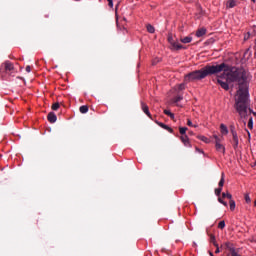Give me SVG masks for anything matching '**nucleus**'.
Masks as SVG:
<instances>
[{
    "mask_svg": "<svg viewBox=\"0 0 256 256\" xmlns=\"http://www.w3.org/2000/svg\"><path fill=\"white\" fill-rule=\"evenodd\" d=\"M252 112H253V110H251V109L249 108V100H248L247 115H246V117H242V116L240 115L241 119H247V117H249V115H251ZM253 115L256 116V112H253Z\"/></svg>",
    "mask_w": 256,
    "mask_h": 256,
    "instance_id": "17",
    "label": "nucleus"
},
{
    "mask_svg": "<svg viewBox=\"0 0 256 256\" xmlns=\"http://www.w3.org/2000/svg\"><path fill=\"white\" fill-rule=\"evenodd\" d=\"M253 3H255L256 0H251Z\"/></svg>",
    "mask_w": 256,
    "mask_h": 256,
    "instance_id": "51",
    "label": "nucleus"
},
{
    "mask_svg": "<svg viewBox=\"0 0 256 256\" xmlns=\"http://www.w3.org/2000/svg\"><path fill=\"white\" fill-rule=\"evenodd\" d=\"M218 229H225V220H222L218 223Z\"/></svg>",
    "mask_w": 256,
    "mask_h": 256,
    "instance_id": "28",
    "label": "nucleus"
},
{
    "mask_svg": "<svg viewBox=\"0 0 256 256\" xmlns=\"http://www.w3.org/2000/svg\"><path fill=\"white\" fill-rule=\"evenodd\" d=\"M27 73H31V66H26Z\"/></svg>",
    "mask_w": 256,
    "mask_h": 256,
    "instance_id": "42",
    "label": "nucleus"
},
{
    "mask_svg": "<svg viewBox=\"0 0 256 256\" xmlns=\"http://www.w3.org/2000/svg\"><path fill=\"white\" fill-rule=\"evenodd\" d=\"M254 207H256V200L254 201Z\"/></svg>",
    "mask_w": 256,
    "mask_h": 256,
    "instance_id": "50",
    "label": "nucleus"
},
{
    "mask_svg": "<svg viewBox=\"0 0 256 256\" xmlns=\"http://www.w3.org/2000/svg\"><path fill=\"white\" fill-rule=\"evenodd\" d=\"M178 89L179 91H183L185 89V84H180Z\"/></svg>",
    "mask_w": 256,
    "mask_h": 256,
    "instance_id": "37",
    "label": "nucleus"
},
{
    "mask_svg": "<svg viewBox=\"0 0 256 256\" xmlns=\"http://www.w3.org/2000/svg\"><path fill=\"white\" fill-rule=\"evenodd\" d=\"M141 109L149 119H153V116H151V112H149V106L145 104V102H141Z\"/></svg>",
    "mask_w": 256,
    "mask_h": 256,
    "instance_id": "6",
    "label": "nucleus"
},
{
    "mask_svg": "<svg viewBox=\"0 0 256 256\" xmlns=\"http://www.w3.org/2000/svg\"><path fill=\"white\" fill-rule=\"evenodd\" d=\"M225 197H226L227 199H230V200L233 199V195H231V193H229V192H226V193L223 192V193H222V198L225 199Z\"/></svg>",
    "mask_w": 256,
    "mask_h": 256,
    "instance_id": "23",
    "label": "nucleus"
},
{
    "mask_svg": "<svg viewBox=\"0 0 256 256\" xmlns=\"http://www.w3.org/2000/svg\"><path fill=\"white\" fill-rule=\"evenodd\" d=\"M59 107H61V105L59 104V102H56L52 105V111H57V109H59Z\"/></svg>",
    "mask_w": 256,
    "mask_h": 256,
    "instance_id": "26",
    "label": "nucleus"
},
{
    "mask_svg": "<svg viewBox=\"0 0 256 256\" xmlns=\"http://www.w3.org/2000/svg\"><path fill=\"white\" fill-rule=\"evenodd\" d=\"M197 139H200V141H203L204 143H209V138H207L203 135H198Z\"/></svg>",
    "mask_w": 256,
    "mask_h": 256,
    "instance_id": "22",
    "label": "nucleus"
},
{
    "mask_svg": "<svg viewBox=\"0 0 256 256\" xmlns=\"http://www.w3.org/2000/svg\"><path fill=\"white\" fill-rule=\"evenodd\" d=\"M206 34H207V28H205V27L199 28L196 31V37H203Z\"/></svg>",
    "mask_w": 256,
    "mask_h": 256,
    "instance_id": "12",
    "label": "nucleus"
},
{
    "mask_svg": "<svg viewBox=\"0 0 256 256\" xmlns=\"http://www.w3.org/2000/svg\"><path fill=\"white\" fill-rule=\"evenodd\" d=\"M218 201L224 205V207H227V202L223 201V198H218Z\"/></svg>",
    "mask_w": 256,
    "mask_h": 256,
    "instance_id": "34",
    "label": "nucleus"
},
{
    "mask_svg": "<svg viewBox=\"0 0 256 256\" xmlns=\"http://www.w3.org/2000/svg\"><path fill=\"white\" fill-rule=\"evenodd\" d=\"M108 1V6L113 8V0H107Z\"/></svg>",
    "mask_w": 256,
    "mask_h": 256,
    "instance_id": "40",
    "label": "nucleus"
},
{
    "mask_svg": "<svg viewBox=\"0 0 256 256\" xmlns=\"http://www.w3.org/2000/svg\"><path fill=\"white\" fill-rule=\"evenodd\" d=\"M213 138L215 139V143H221V138L217 135H213Z\"/></svg>",
    "mask_w": 256,
    "mask_h": 256,
    "instance_id": "33",
    "label": "nucleus"
},
{
    "mask_svg": "<svg viewBox=\"0 0 256 256\" xmlns=\"http://www.w3.org/2000/svg\"><path fill=\"white\" fill-rule=\"evenodd\" d=\"M172 114L171 111L169 110H164V115H167L168 117Z\"/></svg>",
    "mask_w": 256,
    "mask_h": 256,
    "instance_id": "38",
    "label": "nucleus"
},
{
    "mask_svg": "<svg viewBox=\"0 0 256 256\" xmlns=\"http://www.w3.org/2000/svg\"><path fill=\"white\" fill-rule=\"evenodd\" d=\"M232 147L233 149L237 150L239 147V136L237 135V132H232Z\"/></svg>",
    "mask_w": 256,
    "mask_h": 256,
    "instance_id": "4",
    "label": "nucleus"
},
{
    "mask_svg": "<svg viewBox=\"0 0 256 256\" xmlns=\"http://www.w3.org/2000/svg\"><path fill=\"white\" fill-rule=\"evenodd\" d=\"M168 43H170L171 45L170 46L171 51H181V49H185L183 45L173 40V34L168 35Z\"/></svg>",
    "mask_w": 256,
    "mask_h": 256,
    "instance_id": "3",
    "label": "nucleus"
},
{
    "mask_svg": "<svg viewBox=\"0 0 256 256\" xmlns=\"http://www.w3.org/2000/svg\"><path fill=\"white\" fill-rule=\"evenodd\" d=\"M229 205H230V211H235V207H236L235 200L230 199Z\"/></svg>",
    "mask_w": 256,
    "mask_h": 256,
    "instance_id": "21",
    "label": "nucleus"
},
{
    "mask_svg": "<svg viewBox=\"0 0 256 256\" xmlns=\"http://www.w3.org/2000/svg\"><path fill=\"white\" fill-rule=\"evenodd\" d=\"M231 256H240L239 253L234 249L230 252Z\"/></svg>",
    "mask_w": 256,
    "mask_h": 256,
    "instance_id": "35",
    "label": "nucleus"
},
{
    "mask_svg": "<svg viewBox=\"0 0 256 256\" xmlns=\"http://www.w3.org/2000/svg\"><path fill=\"white\" fill-rule=\"evenodd\" d=\"M230 133H237V130L235 129V125H230Z\"/></svg>",
    "mask_w": 256,
    "mask_h": 256,
    "instance_id": "32",
    "label": "nucleus"
},
{
    "mask_svg": "<svg viewBox=\"0 0 256 256\" xmlns=\"http://www.w3.org/2000/svg\"><path fill=\"white\" fill-rule=\"evenodd\" d=\"M221 191H223V188H216L215 195H217V197H219L221 195Z\"/></svg>",
    "mask_w": 256,
    "mask_h": 256,
    "instance_id": "30",
    "label": "nucleus"
},
{
    "mask_svg": "<svg viewBox=\"0 0 256 256\" xmlns=\"http://www.w3.org/2000/svg\"><path fill=\"white\" fill-rule=\"evenodd\" d=\"M187 127H179V133H180V135H187L186 133H187Z\"/></svg>",
    "mask_w": 256,
    "mask_h": 256,
    "instance_id": "24",
    "label": "nucleus"
},
{
    "mask_svg": "<svg viewBox=\"0 0 256 256\" xmlns=\"http://www.w3.org/2000/svg\"><path fill=\"white\" fill-rule=\"evenodd\" d=\"M248 127H249L250 129H253V117H250V118H249Z\"/></svg>",
    "mask_w": 256,
    "mask_h": 256,
    "instance_id": "29",
    "label": "nucleus"
},
{
    "mask_svg": "<svg viewBox=\"0 0 256 256\" xmlns=\"http://www.w3.org/2000/svg\"><path fill=\"white\" fill-rule=\"evenodd\" d=\"M250 36H251V34H249V33H248L247 35H245V36H244V41H247Z\"/></svg>",
    "mask_w": 256,
    "mask_h": 256,
    "instance_id": "41",
    "label": "nucleus"
},
{
    "mask_svg": "<svg viewBox=\"0 0 256 256\" xmlns=\"http://www.w3.org/2000/svg\"><path fill=\"white\" fill-rule=\"evenodd\" d=\"M168 117H170V119H172V121L175 120V114H173V113L170 116H168Z\"/></svg>",
    "mask_w": 256,
    "mask_h": 256,
    "instance_id": "43",
    "label": "nucleus"
},
{
    "mask_svg": "<svg viewBox=\"0 0 256 256\" xmlns=\"http://www.w3.org/2000/svg\"><path fill=\"white\" fill-rule=\"evenodd\" d=\"M223 185H225V173H221V179L218 183V188L223 189Z\"/></svg>",
    "mask_w": 256,
    "mask_h": 256,
    "instance_id": "15",
    "label": "nucleus"
},
{
    "mask_svg": "<svg viewBox=\"0 0 256 256\" xmlns=\"http://www.w3.org/2000/svg\"><path fill=\"white\" fill-rule=\"evenodd\" d=\"M196 151H198V153H203V150L196 148Z\"/></svg>",
    "mask_w": 256,
    "mask_h": 256,
    "instance_id": "46",
    "label": "nucleus"
},
{
    "mask_svg": "<svg viewBox=\"0 0 256 256\" xmlns=\"http://www.w3.org/2000/svg\"><path fill=\"white\" fill-rule=\"evenodd\" d=\"M47 119L49 123H55L57 121V115H55V112H49Z\"/></svg>",
    "mask_w": 256,
    "mask_h": 256,
    "instance_id": "11",
    "label": "nucleus"
},
{
    "mask_svg": "<svg viewBox=\"0 0 256 256\" xmlns=\"http://www.w3.org/2000/svg\"><path fill=\"white\" fill-rule=\"evenodd\" d=\"M210 243L214 245V247H217V241L215 240V235H210Z\"/></svg>",
    "mask_w": 256,
    "mask_h": 256,
    "instance_id": "25",
    "label": "nucleus"
},
{
    "mask_svg": "<svg viewBox=\"0 0 256 256\" xmlns=\"http://www.w3.org/2000/svg\"><path fill=\"white\" fill-rule=\"evenodd\" d=\"M223 69L222 66L215 67V65H206L200 70H194L184 76V81L186 83H193L194 81H201L206 77H211V75H217L218 71Z\"/></svg>",
    "mask_w": 256,
    "mask_h": 256,
    "instance_id": "2",
    "label": "nucleus"
},
{
    "mask_svg": "<svg viewBox=\"0 0 256 256\" xmlns=\"http://www.w3.org/2000/svg\"><path fill=\"white\" fill-rule=\"evenodd\" d=\"M214 67H222L218 73L223 72V77L228 83H238L237 99L235 100V109L241 117H247V108L249 107V72L243 67L229 66V64L221 63Z\"/></svg>",
    "mask_w": 256,
    "mask_h": 256,
    "instance_id": "1",
    "label": "nucleus"
},
{
    "mask_svg": "<svg viewBox=\"0 0 256 256\" xmlns=\"http://www.w3.org/2000/svg\"><path fill=\"white\" fill-rule=\"evenodd\" d=\"M225 247L228 248V250L230 251V253H231L232 251H235V246H233V243H231V242H226V243H225Z\"/></svg>",
    "mask_w": 256,
    "mask_h": 256,
    "instance_id": "18",
    "label": "nucleus"
},
{
    "mask_svg": "<svg viewBox=\"0 0 256 256\" xmlns=\"http://www.w3.org/2000/svg\"><path fill=\"white\" fill-rule=\"evenodd\" d=\"M247 133H248V137H251V133H249V131H247Z\"/></svg>",
    "mask_w": 256,
    "mask_h": 256,
    "instance_id": "49",
    "label": "nucleus"
},
{
    "mask_svg": "<svg viewBox=\"0 0 256 256\" xmlns=\"http://www.w3.org/2000/svg\"><path fill=\"white\" fill-rule=\"evenodd\" d=\"M254 50H255V53H256V39H255Z\"/></svg>",
    "mask_w": 256,
    "mask_h": 256,
    "instance_id": "47",
    "label": "nucleus"
},
{
    "mask_svg": "<svg viewBox=\"0 0 256 256\" xmlns=\"http://www.w3.org/2000/svg\"><path fill=\"white\" fill-rule=\"evenodd\" d=\"M156 124L159 125V127H161L162 129H165L166 131H168L169 133H173V128L169 127L165 123L156 121Z\"/></svg>",
    "mask_w": 256,
    "mask_h": 256,
    "instance_id": "10",
    "label": "nucleus"
},
{
    "mask_svg": "<svg viewBox=\"0 0 256 256\" xmlns=\"http://www.w3.org/2000/svg\"><path fill=\"white\" fill-rule=\"evenodd\" d=\"M215 253H219V244H217Z\"/></svg>",
    "mask_w": 256,
    "mask_h": 256,
    "instance_id": "45",
    "label": "nucleus"
},
{
    "mask_svg": "<svg viewBox=\"0 0 256 256\" xmlns=\"http://www.w3.org/2000/svg\"><path fill=\"white\" fill-rule=\"evenodd\" d=\"M220 132L222 135H228L229 134V129L225 124H220Z\"/></svg>",
    "mask_w": 256,
    "mask_h": 256,
    "instance_id": "13",
    "label": "nucleus"
},
{
    "mask_svg": "<svg viewBox=\"0 0 256 256\" xmlns=\"http://www.w3.org/2000/svg\"><path fill=\"white\" fill-rule=\"evenodd\" d=\"M168 117H170V119H172V121L175 120V114H173V113L170 116H168Z\"/></svg>",
    "mask_w": 256,
    "mask_h": 256,
    "instance_id": "44",
    "label": "nucleus"
},
{
    "mask_svg": "<svg viewBox=\"0 0 256 256\" xmlns=\"http://www.w3.org/2000/svg\"><path fill=\"white\" fill-rule=\"evenodd\" d=\"M236 5H237V2L235 0H228L226 7L228 9H233V7H236Z\"/></svg>",
    "mask_w": 256,
    "mask_h": 256,
    "instance_id": "14",
    "label": "nucleus"
},
{
    "mask_svg": "<svg viewBox=\"0 0 256 256\" xmlns=\"http://www.w3.org/2000/svg\"><path fill=\"white\" fill-rule=\"evenodd\" d=\"M187 125L188 127H193V122H191V119L187 120Z\"/></svg>",
    "mask_w": 256,
    "mask_h": 256,
    "instance_id": "39",
    "label": "nucleus"
},
{
    "mask_svg": "<svg viewBox=\"0 0 256 256\" xmlns=\"http://www.w3.org/2000/svg\"><path fill=\"white\" fill-rule=\"evenodd\" d=\"M244 199L246 203H251V197L249 196V194H245Z\"/></svg>",
    "mask_w": 256,
    "mask_h": 256,
    "instance_id": "31",
    "label": "nucleus"
},
{
    "mask_svg": "<svg viewBox=\"0 0 256 256\" xmlns=\"http://www.w3.org/2000/svg\"><path fill=\"white\" fill-rule=\"evenodd\" d=\"M5 73H9V71H13L15 69V66L10 61H6L3 63Z\"/></svg>",
    "mask_w": 256,
    "mask_h": 256,
    "instance_id": "7",
    "label": "nucleus"
},
{
    "mask_svg": "<svg viewBox=\"0 0 256 256\" xmlns=\"http://www.w3.org/2000/svg\"><path fill=\"white\" fill-rule=\"evenodd\" d=\"M80 113H87L89 111V107L87 105H83L79 108Z\"/></svg>",
    "mask_w": 256,
    "mask_h": 256,
    "instance_id": "19",
    "label": "nucleus"
},
{
    "mask_svg": "<svg viewBox=\"0 0 256 256\" xmlns=\"http://www.w3.org/2000/svg\"><path fill=\"white\" fill-rule=\"evenodd\" d=\"M215 149L218 151V153H223V155H225V146L221 144V142L215 143Z\"/></svg>",
    "mask_w": 256,
    "mask_h": 256,
    "instance_id": "9",
    "label": "nucleus"
},
{
    "mask_svg": "<svg viewBox=\"0 0 256 256\" xmlns=\"http://www.w3.org/2000/svg\"><path fill=\"white\" fill-rule=\"evenodd\" d=\"M189 135H194L193 131H189Z\"/></svg>",
    "mask_w": 256,
    "mask_h": 256,
    "instance_id": "48",
    "label": "nucleus"
},
{
    "mask_svg": "<svg viewBox=\"0 0 256 256\" xmlns=\"http://www.w3.org/2000/svg\"><path fill=\"white\" fill-rule=\"evenodd\" d=\"M180 41H181V43H184V44L191 43L193 41V37L186 36V37L182 38Z\"/></svg>",
    "mask_w": 256,
    "mask_h": 256,
    "instance_id": "16",
    "label": "nucleus"
},
{
    "mask_svg": "<svg viewBox=\"0 0 256 256\" xmlns=\"http://www.w3.org/2000/svg\"><path fill=\"white\" fill-rule=\"evenodd\" d=\"M146 29L148 33H155V27L151 24H147Z\"/></svg>",
    "mask_w": 256,
    "mask_h": 256,
    "instance_id": "20",
    "label": "nucleus"
},
{
    "mask_svg": "<svg viewBox=\"0 0 256 256\" xmlns=\"http://www.w3.org/2000/svg\"><path fill=\"white\" fill-rule=\"evenodd\" d=\"M180 140L185 145V147H191V142H189V136H187V134L182 135Z\"/></svg>",
    "mask_w": 256,
    "mask_h": 256,
    "instance_id": "8",
    "label": "nucleus"
},
{
    "mask_svg": "<svg viewBox=\"0 0 256 256\" xmlns=\"http://www.w3.org/2000/svg\"><path fill=\"white\" fill-rule=\"evenodd\" d=\"M179 101H183V96H176V97L173 99V103H179Z\"/></svg>",
    "mask_w": 256,
    "mask_h": 256,
    "instance_id": "27",
    "label": "nucleus"
},
{
    "mask_svg": "<svg viewBox=\"0 0 256 256\" xmlns=\"http://www.w3.org/2000/svg\"><path fill=\"white\" fill-rule=\"evenodd\" d=\"M161 61L159 58H156L152 61V65H157Z\"/></svg>",
    "mask_w": 256,
    "mask_h": 256,
    "instance_id": "36",
    "label": "nucleus"
},
{
    "mask_svg": "<svg viewBox=\"0 0 256 256\" xmlns=\"http://www.w3.org/2000/svg\"><path fill=\"white\" fill-rule=\"evenodd\" d=\"M221 79H224V78L221 76H218V79H217L218 85H220V87H222V89H224L225 91H229V81L226 80V82H224Z\"/></svg>",
    "mask_w": 256,
    "mask_h": 256,
    "instance_id": "5",
    "label": "nucleus"
}]
</instances>
